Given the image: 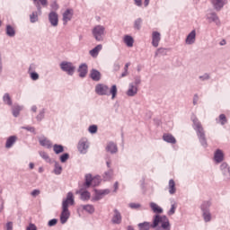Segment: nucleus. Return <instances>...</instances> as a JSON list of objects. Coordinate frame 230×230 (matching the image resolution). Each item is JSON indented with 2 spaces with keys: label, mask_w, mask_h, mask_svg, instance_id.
Returning a JSON list of instances; mask_svg holds the SVG:
<instances>
[{
  "label": "nucleus",
  "mask_w": 230,
  "mask_h": 230,
  "mask_svg": "<svg viewBox=\"0 0 230 230\" xmlns=\"http://www.w3.org/2000/svg\"><path fill=\"white\" fill-rule=\"evenodd\" d=\"M194 128L198 132V136L199 137V141L203 146H206L208 144L206 143V135L204 134V128H202V124L200 121H199V119L197 117H194L192 119Z\"/></svg>",
  "instance_id": "f257e3e1"
},
{
  "label": "nucleus",
  "mask_w": 230,
  "mask_h": 230,
  "mask_svg": "<svg viewBox=\"0 0 230 230\" xmlns=\"http://www.w3.org/2000/svg\"><path fill=\"white\" fill-rule=\"evenodd\" d=\"M60 67L62 71H65V73H67V75H70V76H73L75 74V69H76V67L73 66V63L67 61H63L60 64Z\"/></svg>",
  "instance_id": "f03ea898"
},
{
  "label": "nucleus",
  "mask_w": 230,
  "mask_h": 230,
  "mask_svg": "<svg viewBox=\"0 0 230 230\" xmlns=\"http://www.w3.org/2000/svg\"><path fill=\"white\" fill-rule=\"evenodd\" d=\"M103 33H105V27L102 25H97L93 29V35L95 40H102L103 37Z\"/></svg>",
  "instance_id": "7ed1b4c3"
},
{
  "label": "nucleus",
  "mask_w": 230,
  "mask_h": 230,
  "mask_svg": "<svg viewBox=\"0 0 230 230\" xmlns=\"http://www.w3.org/2000/svg\"><path fill=\"white\" fill-rule=\"evenodd\" d=\"M98 184H100L99 176L93 178V175L91 174L85 175L84 186H86V188H89L90 186H98Z\"/></svg>",
  "instance_id": "20e7f679"
},
{
  "label": "nucleus",
  "mask_w": 230,
  "mask_h": 230,
  "mask_svg": "<svg viewBox=\"0 0 230 230\" xmlns=\"http://www.w3.org/2000/svg\"><path fill=\"white\" fill-rule=\"evenodd\" d=\"M75 205V196L73 192H68L66 195V199L62 202V208H67L69 209V206Z\"/></svg>",
  "instance_id": "39448f33"
},
{
  "label": "nucleus",
  "mask_w": 230,
  "mask_h": 230,
  "mask_svg": "<svg viewBox=\"0 0 230 230\" xmlns=\"http://www.w3.org/2000/svg\"><path fill=\"white\" fill-rule=\"evenodd\" d=\"M95 93L101 96L109 94V86L105 84H97L95 86Z\"/></svg>",
  "instance_id": "423d86ee"
},
{
  "label": "nucleus",
  "mask_w": 230,
  "mask_h": 230,
  "mask_svg": "<svg viewBox=\"0 0 230 230\" xmlns=\"http://www.w3.org/2000/svg\"><path fill=\"white\" fill-rule=\"evenodd\" d=\"M111 193V190H95V196L93 197V200H100L102 198L105 197V195H109Z\"/></svg>",
  "instance_id": "0eeeda50"
},
{
  "label": "nucleus",
  "mask_w": 230,
  "mask_h": 230,
  "mask_svg": "<svg viewBox=\"0 0 230 230\" xmlns=\"http://www.w3.org/2000/svg\"><path fill=\"white\" fill-rule=\"evenodd\" d=\"M69 208H66V207H62V213L60 216V221L61 224H66V222H67V218H69Z\"/></svg>",
  "instance_id": "6e6552de"
},
{
  "label": "nucleus",
  "mask_w": 230,
  "mask_h": 230,
  "mask_svg": "<svg viewBox=\"0 0 230 230\" xmlns=\"http://www.w3.org/2000/svg\"><path fill=\"white\" fill-rule=\"evenodd\" d=\"M121 220H122L121 213H119V212L118 211V209L115 208V209L113 210V216H112V217H111V222H112V224H117V225H119V224L121 223Z\"/></svg>",
  "instance_id": "1a4fd4ad"
},
{
  "label": "nucleus",
  "mask_w": 230,
  "mask_h": 230,
  "mask_svg": "<svg viewBox=\"0 0 230 230\" xmlns=\"http://www.w3.org/2000/svg\"><path fill=\"white\" fill-rule=\"evenodd\" d=\"M73 9H67L66 11H65V13H63V22L64 24H67V22H69V21H71V19H73Z\"/></svg>",
  "instance_id": "9d476101"
},
{
  "label": "nucleus",
  "mask_w": 230,
  "mask_h": 230,
  "mask_svg": "<svg viewBox=\"0 0 230 230\" xmlns=\"http://www.w3.org/2000/svg\"><path fill=\"white\" fill-rule=\"evenodd\" d=\"M159 42H161V33L154 31L152 34V44L154 48H157V46H159Z\"/></svg>",
  "instance_id": "9b49d317"
},
{
  "label": "nucleus",
  "mask_w": 230,
  "mask_h": 230,
  "mask_svg": "<svg viewBox=\"0 0 230 230\" xmlns=\"http://www.w3.org/2000/svg\"><path fill=\"white\" fill-rule=\"evenodd\" d=\"M102 49H103V45L99 44L95 48H93L92 50L89 51V55H91L93 58H97Z\"/></svg>",
  "instance_id": "f8f14e48"
},
{
  "label": "nucleus",
  "mask_w": 230,
  "mask_h": 230,
  "mask_svg": "<svg viewBox=\"0 0 230 230\" xmlns=\"http://www.w3.org/2000/svg\"><path fill=\"white\" fill-rule=\"evenodd\" d=\"M49 20L52 26H58V14H57V13H50L49 15Z\"/></svg>",
  "instance_id": "ddd939ff"
},
{
  "label": "nucleus",
  "mask_w": 230,
  "mask_h": 230,
  "mask_svg": "<svg viewBox=\"0 0 230 230\" xmlns=\"http://www.w3.org/2000/svg\"><path fill=\"white\" fill-rule=\"evenodd\" d=\"M77 148L81 154H85L87 152V148H89V145L85 140H81L78 143Z\"/></svg>",
  "instance_id": "4468645a"
},
{
  "label": "nucleus",
  "mask_w": 230,
  "mask_h": 230,
  "mask_svg": "<svg viewBox=\"0 0 230 230\" xmlns=\"http://www.w3.org/2000/svg\"><path fill=\"white\" fill-rule=\"evenodd\" d=\"M164 141L166 143H171V145H175L177 143V139H175V137L170 133H165L163 137Z\"/></svg>",
  "instance_id": "2eb2a0df"
},
{
  "label": "nucleus",
  "mask_w": 230,
  "mask_h": 230,
  "mask_svg": "<svg viewBox=\"0 0 230 230\" xmlns=\"http://www.w3.org/2000/svg\"><path fill=\"white\" fill-rule=\"evenodd\" d=\"M90 76H91L92 80H93L94 82H100V80L102 78V74L100 73V71H98L96 69H93L91 71Z\"/></svg>",
  "instance_id": "dca6fc26"
},
{
  "label": "nucleus",
  "mask_w": 230,
  "mask_h": 230,
  "mask_svg": "<svg viewBox=\"0 0 230 230\" xmlns=\"http://www.w3.org/2000/svg\"><path fill=\"white\" fill-rule=\"evenodd\" d=\"M214 159L216 163H222L224 161V153L222 150L217 149L214 155Z\"/></svg>",
  "instance_id": "f3484780"
},
{
  "label": "nucleus",
  "mask_w": 230,
  "mask_h": 230,
  "mask_svg": "<svg viewBox=\"0 0 230 230\" xmlns=\"http://www.w3.org/2000/svg\"><path fill=\"white\" fill-rule=\"evenodd\" d=\"M196 37L197 33L195 32V31H192L186 38V44H194Z\"/></svg>",
  "instance_id": "a211bd4d"
},
{
  "label": "nucleus",
  "mask_w": 230,
  "mask_h": 230,
  "mask_svg": "<svg viewBox=\"0 0 230 230\" xmlns=\"http://www.w3.org/2000/svg\"><path fill=\"white\" fill-rule=\"evenodd\" d=\"M136 94H137V86L134 85V84H129V88L127 91V95L128 96H136Z\"/></svg>",
  "instance_id": "6ab92c4d"
},
{
  "label": "nucleus",
  "mask_w": 230,
  "mask_h": 230,
  "mask_svg": "<svg viewBox=\"0 0 230 230\" xmlns=\"http://www.w3.org/2000/svg\"><path fill=\"white\" fill-rule=\"evenodd\" d=\"M17 141V137L12 136L9 137L5 143V148H12L13 146V144Z\"/></svg>",
  "instance_id": "aec40b11"
},
{
  "label": "nucleus",
  "mask_w": 230,
  "mask_h": 230,
  "mask_svg": "<svg viewBox=\"0 0 230 230\" xmlns=\"http://www.w3.org/2000/svg\"><path fill=\"white\" fill-rule=\"evenodd\" d=\"M168 190H169L170 195H175V193L177 191V188L175 187V181H173V180L169 181Z\"/></svg>",
  "instance_id": "412c9836"
},
{
  "label": "nucleus",
  "mask_w": 230,
  "mask_h": 230,
  "mask_svg": "<svg viewBox=\"0 0 230 230\" xmlns=\"http://www.w3.org/2000/svg\"><path fill=\"white\" fill-rule=\"evenodd\" d=\"M79 72V76H81V78H84V76H86L87 75V65L83 64L79 66L78 69Z\"/></svg>",
  "instance_id": "4be33fe9"
},
{
  "label": "nucleus",
  "mask_w": 230,
  "mask_h": 230,
  "mask_svg": "<svg viewBox=\"0 0 230 230\" xmlns=\"http://www.w3.org/2000/svg\"><path fill=\"white\" fill-rule=\"evenodd\" d=\"M212 4L216 8V10H220L224 7V4H226V3L224 2V0H212Z\"/></svg>",
  "instance_id": "5701e85b"
},
{
  "label": "nucleus",
  "mask_w": 230,
  "mask_h": 230,
  "mask_svg": "<svg viewBox=\"0 0 230 230\" xmlns=\"http://www.w3.org/2000/svg\"><path fill=\"white\" fill-rule=\"evenodd\" d=\"M107 152H111V154H116L118 152V146L116 144L110 142L106 147Z\"/></svg>",
  "instance_id": "b1692460"
},
{
  "label": "nucleus",
  "mask_w": 230,
  "mask_h": 230,
  "mask_svg": "<svg viewBox=\"0 0 230 230\" xmlns=\"http://www.w3.org/2000/svg\"><path fill=\"white\" fill-rule=\"evenodd\" d=\"M223 174L229 176L230 175V167L226 163H223L220 166Z\"/></svg>",
  "instance_id": "393cba45"
},
{
  "label": "nucleus",
  "mask_w": 230,
  "mask_h": 230,
  "mask_svg": "<svg viewBox=\"0 0 230 230\" xmlns=\"http://www.w3.org/2000/svg\"><path fill=\"white\" fill-rule=\"evenodd\" d=\"M124 42L128 46V48H132V46H134V39L131 36H125Z\"/></svg>",
  "instance_id": "a878e982"
},
{
  "label": "nucleus",
  "mask_w": 230,
  "mask_h": 230,
  "mask_svg": "<svg viewBox=\"0 0 230 230\" xmlns=\"http://www.w3.org/2000/svg\"><path fill=\"white\" fill-rule=\"evenodd\" d=\"M150 208L154 213H163V208L154 202L150 203Z\"/></svg>",
  "instance_id": "bb28decb"
},
{
  "label": "nucleus",
  "mask_w": 230,
  "mask_h": 230,
  "mask_svg": "<svg viewBox=\"0 0 230 230\" xmlns=\"http://www.w3.org/2000/svg\"><path fill=\"white\" fill-rule=\"evenodd\" d=\"M34 4L38 6V10H40L41 6H48V0H32Z\"/></svg>",
  "instance_id": "cd10ccee"
},
{
  "label": "nucleus",
  "mask_w": 230,
  "mask_h": 230,
  "mask_svg": "<svg viewBox=\"0 0 230 230\" xmlns=\"http://www.w3.org/2000/svg\"><path fill=\"white\" fill-rule=\"evenodd\" d=\"M150 227H152V225L148 222H144V223L138 224L139 230H150Z\"/></svg>",
  "instance_id": "c85d7f7f"
},
{
  "label": "nucleus",
  "mask_w": 230,
  "mask_h": 230,
  "mask_svg": "<svg viewBox=\"0 0 230 230\" xmlns=\"http://www.w3.org/2000/svg\"><path fill=\"white\" fill-rule=\"evenodd\" d=\"M40 144L41 145V146H46L47 148H51V141H49L48 138L40 139Z\"/></svg>",
  "instance_id": "c756f323"
},
{
  "label": "nucleus",
  "mask_w": 230,
  "mask_h": 230,
  "mask_svg": "<svg viewBox=\"0 0 230 230\" xmlns=\"http://www.w3.org/2000/svg\"><path fill=\"white\" fill-rule=\"evenodd\" d=\"M81 200H89L91 199V193L87 190L80 192Z\"/></svg>",
  "instance_id": "7c9ffc66"
},
{
  "label": "nucleus",
  "mask_w": 230,
  "mask_h": 230,
  "mask_svg": "<svg viewBox=\"0 0 230 230\" xmlns=\"http://www.w3.org/2000/svg\"><path fill=\"white\" fill-rule=\"evenodd\" d=\"M21 111H22V107L19 105H15L13 107V115L14 116V118H17V116H19Z\"/></svg>",
  "instance_id": "2f4dec72"
},
{
  "label": "nucleus",
  "mask_w": 230,
  "mask_h": 230,
  "mask_svg": "<svg viewBox=\"0 0 230 230\" xmlns=\"http://www.w3.org/2000/svg\"><path fill=\"white\" fill-rule=\"evenodd\" d=\"M81 208L87 213H93L94 211V207L93 205H82Z\"/></svg>",
  "instance_id": "473e14b6"
},
{
  "label": "nucleus",
  "mask_w": 230,
  "mask_h": 230,
  "mask_svg": "<svg viewBox=\"0 0 230 230\" xmlns=\"http://www.w3.org/2000/svg\"><path fill=\"white\" fill-rule=\"evenodd\" d=\"M53 150L55 154H62V152H64V146L56 144L53 146Z\"/></svg>",
  "instance_id": "72a5a7b5"
},
{
  "label": "nucleus",
  "mask_w": 230,
  "mask_h": 230,
  "mask_svg": "<svg viewBox=\"0 0 230 230\" xmlns=\"http://www.w3.org/2000/svg\"><path fill=\"white\" fill-rule=\"evenodd\" d=\"M110 93L111 94L112 100L116 98V94H118V87L116 84H113L110 90Z\"/></svg>",
  "instance_id": "f704fd0d"
},
{
  "label": "nucleus",
  "mask_w": 230,
  "mask_h": 230,
  "mask_svg": "<svg viewBox=\"0 0 230 230\" xmlns=\"http://www.w3.org/2000/svg\"><path fill=\"white\" fill-rule=\"evenodd\" d=\"M6 33L9 37H13V35H15V29L10 25H7Z\"/></svg>",
  "instance_id": "c9c22d12"
},
{
  "label": "nucleus",
  "mask_w": 230,
  "mask_h": 230,
  "mask_svg": "<svg viewBox=\"0 0 230 230\" xmlns=\"http://www.w3.org/2000/svg\"><path fill=\"white\" fill-rule=\"evenodd\" d=\"M203 218L205 222H210L211 221V213L208 211L203 210Z\"/></svg>",
  "instance_id": "e433bc0d"
},
{
  "label": "nucleus",
  "mask_w": 230,
  "mask_h": 230,
  "mask_svg": "<svg viewBox=\"0 0 230 230\" xmlns=\"http://www.w3.org/2000/svg\"><path fill=\"white\" fill-rule=\"evenodd\" d=\"M3 100L7 105H12V98L10 97L9 93H5L3 97Z\"/></svg>",
  "instance_id": "4c0bfd02"
},
{
  "label": "nucleus",
  "mask_w": 230,
  "mask_h": 230,
  "mask_svg": "<svg viewBox=\"0 0 230 230\" xmlns=\"http://www.w3.org/2000/svg\"><path fill=\"white\" fill-rule=\"evenodd\" d=\"M30 19L31 22H37V21H39V14L37 13V12L32 13L30 15Z\"/></svg>",
  "instance_id": "58836bf2"
},
{
  "label": "nucleus",
  "mask_w": 230,
  "mask_h": 230,
  "mask_svg": "<svg viewBox=\"0 0 230 230\" xmlns=\"http://www.w3.org/2000/svg\"><path fill=\"white\" fill-rule=\"evenodd\" d=\"M54 173H56V175H60L62 173V166L58 164H56L55 165Z\"/></svg>",
  "instance_id": "ea45409f"
},
{
  "label": "nucleus",
  "mask_w": 230,
  "mask_h": 230,
  "mask_svg": "<svg viewBox=\"0 0 230 230\" xmlns=\"http://www.w3.org/2000/svg\"><path fill=\"white\" fill-rule=\"evenodd\" d=\"M175 209H177V203H172L171 209L168 212V215L172 216L175 214Z\"/></svg>",
  "instance_id": "a19ab883"
},
{
  "label": "nucleus",
  "mask_w": 230,
  "mask_h": 230,
  "mask_svg": "<svg viewBox=\"0 0 230 230\" xmlns=\"http://www.w3.org/2000/svg\"><path fill=\"white\" fill-rule=\"evenodd\" d=\"M219 121L221 125H226L227 123V118H226L225 114L219 115Z\"/></svg>",
  "instance_id": "79ce46f5"
},
{
  "label": "nucleus",
  "mask_w": 230,
  "mask_h": 230,
  "mask_svg": "<svg viewBox=\"0 0 230 230\" xmlns=\"http://www.w3.org/2000/svg\"><path fill=\"white\" fill-rule=\"evenodd\" d=\"M113 175H114V172H112V170L105 172V176H104L105 181H109V179H112Z\"/></svg>",
  "instance_id": "37998d69"
},
{
  "label": "nucleus",
  "mask_w": 230,
  "mask_h": 230,
  "mask_svg": "<svg viewBox=\"0 0 230 230\" xmlns=\"http://www.w3.org/2000/svg\"><path fill=\"white\" fill-rule=\"evenodd\" d=\"M89 132L91 134H96V132H98V127L96 125L90 126Z\"/></svg>",
  "instance_id": "c03bdc74"
},
{
  "label": "nucleus",
  "mask_w": 230,
  "mask_h": 230,
  "mask_svg": "<svg viewBox=\"0 0 230 230\" xmlns=\"http://www.w3.org/2000/svg\"><path fill=\"white\" fill-rule=\"evenodd\" d=\"M209 206H211V202L210 201H204L201 205V209L202 211H206L207 208H209Z\"/></svg>",
  "instance_id": "a18cd8bd"
},
{
  "label": "nucleus",
  "mask_w": 230,
  "mask_h": 230,
  "mask_svg": "<svg viewBox=\"0 0 230 230\" xmlns=\"http://www.w3.org/2000/svg\"><path fill=\"white\" fill-rule=\"evenodd\" d=\"M69 159V155L68 154H64L60 156V161L61 163H66Z\"/></svg>",
  "instance_id": "49530a36"
},
{
  "label": "nucleus",
  "mask_w": 230,
  "mask_h": 230,
  "mask_svg": "<svg viewBox=\"0 0 230 230\" xmlns=\"http://www.w3.org/2000/svg\"><path fill=\"white\" fill-rule=\"evenodd\" d=\"M141 22H143V21H142L141 19L136 20V22H135V28H136L137 30H140V28H141Z\"/></svg>",
  "instance_id": "de8ad7c7"
},
{
  "label": "nucleus",
  "mask_w": 230,
  "mask_h": 230,
  "mask_svg": "<svg viewBox=\"0 0 230 230\" xmlns=\"http://www.w3.org/2000/svg\"><path fill=\"white\" fill-rule=\"evenodd\" d=\"M129 208H131V209H139V208H141V205H139L138 203H131L129 204Z\"/></svg>",
  "instance_id": "09e8293b"
},
{
  "label": "nucleus",
  "mask_w": 230,
  "mask_h": 230,
  "mask_svg": "<svg viewBox=\"0 0 230 230\" xmlns=\"http://www.w3.org/2000/svg\"><path fill=\"white\" fill-rule=\"evenodd\" d=\"M31 80H39V74L35 72L31 73Z\"/></svg>",
  "instance_id": "8fccbe9b"
},
{
  "label": "nucleus",
  "mask_w": 230,
  "mask_h": 230,
  "mask_svg": "<svg viewBox=\"0 0 230 230\" xmlns=\"http://www.w3.org/2000/svg\"><path fill=\"white\" fill-rule=\"evenodd\" d=\"M57 219H51L50 221H49V226L53 227V226H57Z\"/></svg>",
  "instance_id": "3c124183"
},
{
  "label": "nucleus",
  "mask_w": 230,
  "mask_h": 230,
  "mask_svg": "<svg viewBox=\"0 0 230 230\" xmlns=\"http://www.w3.org/2000/svg\"><path fill=\"white\" fill-rule=\"evenodd\" d=\"M6 229H7V230H13V223L8 222V223L6 224Z\"/></svg>",
  "instance_id": "603ef678"
},
{
  "label": "nucleus",
  "mask_w": 230,
  "mask_h": 230,
  "mask_svg": "<svg viewBox=\"0 0 230 230\" xmlns=\"http://www.w3.org/2000/svg\"><path fill=\"white\" fill-rule=\"evenodd\" d=\"M37 195H40V190H34L31 192V196H32V197H37Z\"/></svg>",
  "instance_id": "864d4df0"
},
{
  "label": "nucleus",
  "mask_w": 230,
  "mask_h": 230,
  "mask_svg": "<svg viewBox=\"0 0 230 230\" xmlns=\"http://www.w3.org/2000/svg\"><path fill=\"white\" fill-rule=\"evenodd\" d=\"M27 230H37V226H35V225H33V224H31L27 227Z\"/></svg>",
  "instance_id": "5fc2aeb1"
},
{
  "label": "nucleus",
  "mask_w": 230,
  "mask_h": 230,
  "mask_svg": "<svg viewBox=\"0 0 230 230\" xmlns=\"http://www.w3.org/2000/svg\"><path fill=\"white\" fill-rule=\"evenodd\" d=\"M40 155L43 159H49V156L48 155V154L44 153V152H41L40 153Z\"/></svg>",
  "instance_id": "6e6d98bb"
},
{
  "label": "nucleus",
  "mask_w": 230,
  "mask_h": 230,
  "mask_svg": "<svg viewBox=\"0 0 230 230\" xmlns=\"http://www.w3.org/2000/svg\"><path fill=\"white\" fill-rule=\"evenodd\" d=\"M135 4H137V6H141V4H143L141 0H135Z\"/></svg>",
  "instance_id": "4d7b16f0"
},
{
  "label": "nucleus",
  "mask_w": 230,
  "mask_h": 230,
  "mask_svg": "<svg viewBox=\"0 0 230 230\" xmlns=\"http://www.w3.org/2000/svg\"><path fill=\"white\" fill-rule=\"evenodd\" d=\"M114 191H118V188H119V183L118 181L114 183Z\"/></svg>",
  "instance_id": "13d9d810"
},
{
  "label": "nucleus",
  "mask_w": 230,
  "mask_h": 230,
  "mask_svg": "<svg viewBox=\"0 0 230 230\" xmlns=\"http://www.w3.org/2000/svg\"><path fill=\"white\" fill-rule=\"evenodd\" d=\"M130 66V63H127L126 65H125V71H126V73L128 71V67Z\"/></svg>",
  "instance_id": "bf43d9fd"
},
{
  "label": "nucleus",
  "mask_w": 230,
  "mask_h": 230,
  "mask_svg": "<svg viewBox=\"0 0 230 230\" xmlns=\"http://www.w3.org/2000/svg\"><path fill=\"white\" fill-rule=\"evenodd\" d=\"M29 167H30L31 170H33V168H35V164H33V163H31L29 164Z\"/></svg>",
  "instance_id": "052dcab7"
},
{
  "label": "nucleus",
  "mask_w": 230,
  "mask_h": 230,
  "mask_svg": "<svg viewBox=\"0 0 230 230\" xmlns=\"http://www.w3.org/2000/svg\"><path fill=\"white\" fill-rule=\"evenodd\" d=\"M149 4H150V0H145L144 2L145 6H148Z\"/></svg>",
  "instance_id": "680f3d73"
},
{
  "label": "nucleus",
  "mask_w": 230,
  "mask_h": 230,
  "mask_svg": "<svg viewBox=\"0 0 230 230\" xmlns=\"http://www.w3.org/2000/svg\"><path fill=\"white\" fill-rule=\"evenodd\" d=\"M31 111H32V112H37V108H36V106H32Z\"/></svg>",
  "instance_id": "e2e57ef3"
},
{
  "label": "nucleus",
  "mask_w": 230,
  "mask_h": 230,
  "mask_svg": "<svg viewBox=\"0 0 230 230\" xmlns=\"http://www.w3.org/2000/svg\"><path fill=\"white\" fill-rule=\"evenodd\" d=\"M128 73V72L125 71V72L121 75V76H122V77H123V76H127Z\"/></svg>",
  "instance_id": "0e129e2a"
},
{
  "label": "nucleus",
  "mask_w": 230,
  "mask_h": 230,
  "mask_svg": "<svg viewBox=\"0 0 230 230\" xmlns=\"http://www.w3.org/2000/svg\"><path fill=\"white\" fill-rule=\"evenodd\" d=\"M225 44H226V41H225V40H223L220 42V45H221V46H225Z\"/></svg>",
  "instance_id": "69168bd1"
},
{
  "label": "nucleus",
  "mask_w": 230,
  "mask_h": 230,
  "mask_svg": "<svg viewBox=\"0 0 230 230\" xmlns=\"http://www.w3.org/2000/svg\"><path fill=\"white\" fill-rule=\"evenodd\" d=\"M3 70V66H1V58H0V73Z\"/></svg>",
  "instance_id": "338daca9"
},
{
  "label": "nucleus",
  "mask_w": 230,
  "mask_h": 230,
  "mask_svg": "<svg viewBox=\"0 0 230 230\" xmlns=\"http://www.w3.org/2000/svg\"><path fill=\"white\" fill-rule=\"evenodd\" d=\"M107 166L110 167L111 166V163L107 162Z\"/></svg>",
  "instance_id": "774afa93"
}]
</instances>
